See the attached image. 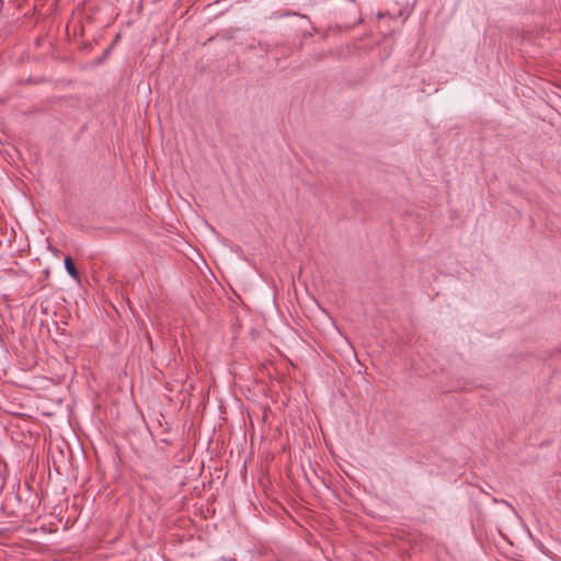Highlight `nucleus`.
Returning a JSON list of instances; mask_svg holds the SVG:
<instances>
[{"label": "nucleus", "instance_id": "nucleus-1", "mask_svg": "<svg viewBox=\"0 0 561 561\" xmlns=\"http://www.w3.org/2000/svg\"><path fill=\"white\" fill-rule=\"evenodd\" d=\"M65 268L67 270L68 274L76 280H80V273L78 272L77 267L75 266V263L70 256L65 257Z\"/></svg>", "mask_w": 561, "mask_h": 561}, {"label": "nucleus", "instance_id": "nucleus-2", "mask_svg": "<svg viewBox=\"0 0 561 561\" xmlns=\"http://www.w3.org/2000/svg\"><path fill=\"white\" fill-rule=\"evenodd\" d=\"M346 9L353 13H356V4L353 0H343Z\"/></svg>", "mask_w": 561, "mask_h": 561}]
</instances>
